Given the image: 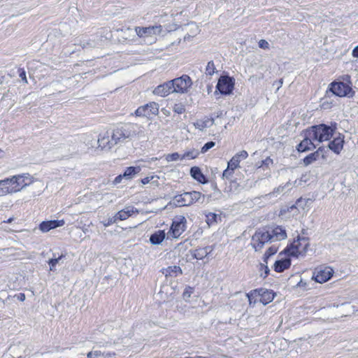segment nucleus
Masks as SVG:
<instances>
[{"label": "nucleus", "mask_w": 358, "mask_h": 358, "mask_svg": "<svg viewBox=\"0 0 358 358\" xmlns=\"http://www.w3.org/2000/svg\"><path fill=\"white\" fill-rule=\"evenodd\" d=\"M215 120L213 118H208L206 117L203 120H198L194 123V126L196 129L203 131L206 128L210 127L213 124H214Z\"/></svg>", "instance_id": "27"}, {"label": "nucleus", "mask_w": 358, "mask_h": 358, "mask_svg": "<svg viewBox=\"0 0 358 358\" xmlns=\"http://www.w3.org/2000/svg\"><path fill=\"white\" fill-rule=\"evenodd\" d=\"M247 296L248 297L250 303H251L252 296H259V301L264 305L269 303L274 299V294L271 291L264 288L255 289L252 291L250 293L248 294Z\"/></svg>", "instance_id": "10"}, {"label": "nucleus", "mask_w": 358, "mask_h": 358, "mask_svg": "<svg viewBox=\"0 0 358 358\" xmlns=\"http://www.w3.org/2000/svg\"><path fill=\"white\" fill-rule=\"evenodd\" d=\"M191 292H188L187 290H186L185 292H184V296H190V294H191Z\"/></svg>", "instance_id": "53"}, {"label": "nucleus", "mask_w": 358, "mask_h": 358, "mask_svg": "<svg viewBox=\"0 0 358 358\" xmlns=\"http://www.w3.org/2000/svg\"><path fill=\"white\" fill-rule=\"evenodd\" d=\"M2 83V81L0 80V84Z\"/></svg>", "instance_id": "59"}, {"label": "nucleus", "mask_w": 358, "mask_h": 358, "mask_svg": "<svg viewBox=\"0 0 358 358\" xmlns=\"http://www.w3.org/2000/svg\"><path fill=\"white\" fill-rule=\"evenodd\" d=\"M235 169V168H231L228 164L227 168L222 173V178L230 179L232 177Z\"/></svg>", "instance_id": "41"}, {"label": "nucleus", "mask_w": 358, "mask_h": 358, "mask_svg": "<svg viewBox=\"0 0 358 358\" xmlns=\"http://www.w3.org/2000/svg\"><path fill=\"white\" fill-rule=\"evenodd\" d=\"M187 220L184 216L176 217L171 224L168 235L173 238H177L185 231Z\"/></svg>", "instance_id": "8"}, {"label": "nucleus", "mask_w": 358, "mask_h": 358, "mask_svg": "<svg viewBox=\"0 0 358 358\" xmlns=\"http://www.w3.org/2000/svg\"><path fill=\"white\" fill-rule=\"evenodd\" d=\"M334 270L329 266L317 268L314 273L313 278L319 283L328 281L333 275Z\"/></svg>", "instance_id": "14"}, {"label": "nucleus", "mask_w": 358, "mask_h": 358, "mask_svg": "<svg viewBox=\"0 0 358 358\" xmlns=\"http://www.w3.org/2000/svg\"><path fill=\"white\" fill-rule=\"evenodd\" d=\"M216 68L215 66L214 62L213 61H210L208 62L206 67V74L208 76H213L215 73H217Z\"/></svg>", "instance_id": "38"}, {"label": "nucleus", "mask_w": 358, "mask_h": 358, "mask_svg": "<svg viewBox=\"0 0 358 358\" xmlns=\"http://www.w3.org/2000/svg\"><path fill=\"white\" fill-rule=\"evenodd\" d=\"M116 221H117V220H116L115 217L114 216L113 217L109 218L106 222H103V224H104V226L108 227V226L116 222Z\"/></svg>", "instance_id": "47"}, {"label": "nucleus", "mask_w": 358, "mask_h": 358, "mask_svg": "<svg viewBox=\"0 0 358 358\" xmlns=\"http://www.w3.org/2000/svg\"><path fill=\"white\" fill-rule=\"evenodd\" d=\"M185 358H196V357H187Z\"/></svg>", "instance_id": "58"}, {"label": "nucleus", "mask_w": 358, "mask_h": 358, "mask_svg": "<svg viewBox=\"0 0 358 358\" xmlns=\"http://www.w3.org/2000/svg\"><path fill=\"white\" fill-rule=\"evenodd\" d=\"M64 257V256L63 255H60L59 257H58L57 258H52V259H50L48 261V264L50 266V271H55L56 265L59 263V262L61 261V259Z\"/></svg>", "instance_id": "40"}, {"label": "nucleus", "mask_w": 358, "mask_h": 358, "mask_svg": "<svg viewBox=\"0 0 358 358\" xmlns=\"http://www.w3.org/2000/svg\"><path fill=\"white\" fill-rule=\"evenodd\" d=\"M173 85L171 80L158 85L154 90L153 93L160 96H166L171 93H173Z\"/></svg>", "instance_id": "18"}, {"label": "nucleus", "mask_w": 358, "mask_h": 358, "mask_svg": "<svg viewBox=\"0 0 358 358\" xmlns=\"http://www.w3.org/2000/svg\"><path fill=\"white\" fill-rule=\"evenodd\" d=\"M248 157L247 151L242 150L236 154L231 160L228 162L231 168L237 169L239 167V164L241 160L245 159Z\"/></svg>", "instance_id": "24"}, {"label": "nucleus", "mask_w": 358, "mask_h": 358, "mask_svg": "<svg viewBox=\"0 0 358 358\" xmlns=\"http://www.w3.org/2000/svg\"><path fill=\"white\" fill-rule=\"evenodd\" d=\"M1 152V150H0V152Z\"/></svg>", "instance_id": "60"}, {"label": "nucleus", "mask_w": 358, "mask_h": 358, "mask_svg": "<svg viewBox=\"0 0 358 358\" xmlns=\"http://www.w3.org/2000/svg\"><path fill=\"white\" fill-rule=\"evenodd\" d=\"M174 111L178 114H182L185 111V108L182 105H176L174 106Z\"/></svg>", "instance_id": "46"}, {"label": "nucleus", "mask_w": 358, "mask_h": 358, "mask_svg": "<svg viewBox=\"0 0 358 358\" xmlns=\"http://www.w3.org/2000/svg\"><path fill=\"white\" fill-rule=\"evenodd\" d=\"M131 131V124H125L115 129L111 133V137L113 138L117 144L122 143L132 138Z\"/></svg>", "instance_id": "6"}, {"label": "nucleus", "mask_w": 358, "mask_h": 358, "mask_svg": "<svg viewBox=\"0 0 358 358\" xmlns=\"http://www.w3.org/2000/svg\"><path fill=\"white\" fill-rule=\"evenodd\" d=\"M268 243H272L269 231L259 229L252 235L250 245L256 252H260Z\"/></svg>", "instance_id": "3"}, {"label": "nucleus", "mask_w": 358, "mask_h": 358, "mask_svg": "<svg viewBox=\"0 0 358 358\" xmlns=\"http://www.w3.org/2000/svg\"><path fill=\"white\" fill-rule=\"evenodd\" d=\"M259 271L260 272L264 271V273H261L260 275L263 278H266L268 275L269 271H270L267 266V264H266L265 262H263V263H260L259 264Z\"/></svg>", "instance_id": "42"}, {"label": "nucleus", "mask_w": 358, "mask_h": 358, "mask_svg": "<svg viewBox=\"0 0 358 358\" xmlns=\"http://www.w3.org/2000/svg\"><path fill=\"white\" fill-rule=\"evenodd\" d=\"M343 145L344 136L339 134L338 137L334 138V139L329 143V148L336 154H339L343 150Z\"/></svg>", "instance_id": "22"}, {"label": "nucleus", "mask_w": 358, "mask_h": 358, "mask_svg": "<svg viewBox=\"0 0 358 358\" xmlns=\"http://www.w3.org/2000/svg\"><path fill=\"white\" fill-rule=\"evenodd\" d=\"M269 234L272 242L284 240L287 238L286 231L281 227H275L271 231H269Z\"/></svg>", "instance_id": "23"}, {"label": "nucleus", "mask_w": 358, "mask_h": 358, "mask_svg": "<svg viewBox=\"0 0 358 358\" xmlns=\"http://www.w3.org/2000/svg\"><path fill=\"white\" fill-rule=\"evenodd\" d=\"M0 194L2 195L9 194L15 193V189L14 188V180L13 177L7 178L0 180Z\"/></svg>", "instance_id": "16"}, {"label": "nucleus", "mask_w": 358, "mask_h": 358, "mask_svg": "<svg viewBox=\"0 0 358 358\" xmlns=\"http://www.w3.org/2000/svg\"><path fill=\"white\" fill-rule=\"evenodd\" d=\"M158 112V104L155 102H150L144 106L138 107L135 111V115L138 117H149L151 115H157Z\"/></svg>", "instance_id": "11"}, {"label": "nucleus", "mask_w": 358, "mask_h": 358, "mask_svg": "<svg viewBox=\"0 0 358 358\" xmlns=\"http://www.w3.org/2000/svg\"><path fill=\"white\" fill-rule=\"evenodd\" d=\"M199 155V152L192 148L187 152H185L184 154L181 155V160L183 159H193L196 158Z\"/></svg>", "instance_id": "34"}, {"label": "nucleus", "mask_w": 358, "mask_h": 358, "mask_svg": "<svg viewBox=\"0 0 358 358\" xmlns=\"http://www.w3.org/2000/svg\"><path fill=\"white\" fill-rule=\"evenodd\" d=\"M131 129L132 130V138L135 137L137 139L142 141H147L148 139L143 127L135 124H131Z\"/></svg>", "instance_id": "20"}, {"label": "nucleus", "mask_w": 358, "mask_h": 358, "mask_svg": "<svg viewBox=\"0 0 358 358\" xmlns=\"http://www.w3.org/2000/svg\"><path fill=\"white\" fill-rule=\"evenodd\" d=\"M239 185L234 180H231L229 185H227L224 192H227L229 195L236 194L238 192Z\"/></svg>", "instance_id": "33"}, {"label": "nucleus", "mask_w": 358, "mask_h": 358, "mask_svg": "<svg viewBox=\"0 0 358 358\" xmlns=\"http://www.w3.org/2000/svg\"><path fill=\"white\" fill-rule=\"evenodd\" d=\"M13 220V218H9L7 221H5V222L11 223Z\"/></svg>", "instance_id": "55"}, {"label": "nucleus", "mask_w": 358, "mask_h": 358, "mask_svg": "<svg viewBox=\"0 0 358 358\" xmlns=\"http://www.w3.org/2000/svg\"><path fill=\"white\" fill-rule=\"evenodd\" d=\"M290 265L291 260L289 258H281L275 262L274 270L276 272L280 273L289 268Z\"/></svg>", "instance_id": "28"}, {"label": "nucleus", "mask_w": 358, "mask_h": 358, "mask_svg": "<svg viewBox=\"0 0 358 358\" xmlns=\"http://www.w3.org/2000/svg\"><path fill=\"white\" fill-rule=\"evenodd\" d=\"M64 224V220L44 221L40 224L39 229L43 232H48L51 229L62 227Z\"/></svg>", "instance_id": "19"}, {"label": "nucleus", "mask_w": 358, "mask_h": 358, "mask_svg": "<svg viewBox=\"0 0 358 358\" xmlns=\"http://www.w3.org/2000/svg\"><path fill=\"white\" fill-rule=\"evenodd\" d=\"M277 252H278V247L277 246L271 245V247H269L267 249V250L266 251V252L264 253V255L263 262H265L266 264H268V258L271 256H272L274 254H275Z\"/></svg>", "instance_id": "36"}, {"label": "nucleus", "mask_w": 358, "mask_h": 358, "mask_svg": "<svg viewBox=\"0 0 358 358\" xmlns=\"http://www.w3.org/2000/svg\"><path fill=\"white\" fill-rule=\"evenodd\" d=\"M98 143L99 147L102 150H110L115 145H117L113 140V138L111 137V134L109 132H106L103 135L100 136L98 138Z\"/></svg>", "instance_id": "15"}, {"label": "nucleus", "mask_w": 358, "mask_h": 358, "mask_svg": "<svg viewBox=\"0 0 358 358\" xmlns=\"http://www.w3.org/2000/svg\"><path fill=\"white\" fill-rule=\"evenodd\" d=\"M215 143L213 141H209L204 144V145L201 148V152L205 153L210 148H213L215 146Z\"/></svg>", "instance_id": "43"}, {"label": "nucleus", "mask_w": 358, "mask_h": 358, "mask_svg": "<svg viewBox=\"0 0 358 358\" xmlns=\"http://www.w3.org/2000/svg\"><path fill=\"white\" fill-rule=\"evenodd\" d=\"M148 182H149V180H148V178H144V179L142 180V182H143V184H146V183H148Z\"/></svg>", "instance_id": "54"}, {"label": "nucleus", "mask_w": 358, "mask_h": 358, "mask_svg": "<svg viewBox=\"0 0 358 358\" xmlns=\"http://www.w3.org/2000/svg\"><path fill=\"white\" fill-rule=\"evenodd\" d=\"M234 84L235 82L233 78L228 76H222L217 81L215 94H217L218 91L221 94L229 95L231 94L234 90Z\"/></svg>", "instance_id": "5"}, {"label": "nucleus", "mask_w": 358, "mask_h": 358, "mask_svg": "<svg viewBox=\"0 0 358 358\" xmlns=\"http://www.w3.org/2000/svg\"><path fill=\"white\" fill-rule=\"evenodd\" d=\"M321 151H322V148H319L316 152L310 153V155L306 156L303 159V164L305 166H308V165L311 164L312 163H313L314 162H315L316 160H317L319 155H320V152H321Z\"/></svg>", "instance_id": "31"}, {"label": "nucleus", "mask_w": 358, "mask_h": 358, "mask_svg": "<svg viewBox=\"0 0 358 358\" xmlns=\"http://www.w3.org/2000/svg\"><path fill=\"white\" fill-rule=\"evenodd\" d=\"M116 356L114 352H105L101 350H93L87 354V358H115Z\"/></svg>", "instance_id": "25"}, {"label": "nucleus", "mask_w": 358, "mask_h": 358, "mask_svg": "<svg viewBox=\"0 0 358 358\" xmlns=\"http://www.w3.org/2000/svg\"><path fill=\"white\" fill-rule=\"evenodd\" d=\"M164 157L167 162H176L179 159L181 160V155H180L178 152L167 154L164 155Z\"/></svg>", "instance_id": "39"}, {"label": "nucleus", "mask_w": 358, "mask_h": 358, "mask_svg": "<svg viewBox=\"0 0 358 358\" xmlns=\"http://www.w3.org/2000/svg\"><path fill=\"white\" fill-rule=\"evenodd\" d=\"M182 273V269L180 266H169L166 269V275H175L177 276L178 275H181Z\"/></svg>", "instance_id": "35"}, {"label": "nucleus", "mask_w": 358, "mask_h": 358, "mask_svg": "<svg viewBox=\"0 0 358 358\" xmlns=\"http://www.w3.org/2000/svg\"><path fill=\"white\" fill-rule=\"evenodd\" d=\"M164 231L159 230L150 236V241L153 245L160 244L165 238Z\"/></svg>", "instance_id": "30"}, {"label": "nucleus", "mask_w": 358, "mask_h": 358, "mask_svg": "<svg viewBox=\"0 0 358 358\" xmlns=\"http://www.w3.org/2000/svg\"><path fill=\"white\" fill-rule=\"evenodd\" d=\"M173 85V91L176 93H186L192 85V81L190 77L187 75H182V76L175 78L171 80Z\"/></svg>", "instance_id": "7"}, {"label": "nucleus", "mask_w": 358, "mask_h": 358, "mask_svg": "<svg viewBox=\"0 0 358 358\" xmlns=\"http://www.w3.org/2000/svg\"><path fill=\"white\" fill-rule=\"evenodd\" d=\"M196 358H208L206 357H202V356H197Z\"/></svg>", "instance_id": "57"}, {"label": "nucleus", "mask_w": 358, "mask_h": 358, "mask_svg": "<svg viewBox=\"0 0 358 358\" xmlns=\"http://www.w3.org/2000/svg\"><path fill=\"white\" fill-rule=\"evenodd\" d=\"M191 176L201 183L206 182V178L201 169L197 166H193L190 169Z\"/></svg>", "instance_id": "29"}, {"label": "nucleus", "mask_w": 358, "mask_h": 358, "mask_svg": "<svg viewBox=\"0 0 358 358\" xmlns=\"http://www.w3.org/2000/svg\"><path fill=\"white\" fill-rule=\"evenodd\" d=\"M336 129V124L334 126L320 124L312 126L307 129L308 136L310 138H313V141L322 143L323 141H329L333 136L334 131Z\"/></svg>", "instance_id": "1"}, {"label": "nucleus", "mask_w": 358, "mask_h": 358, "mask_svg": "<svg viewBox=\"0 0 358 358\" xmlns=\"http://www.w3.org/2000/svg\"><path fill=\"white\" fill-rule=\"evenodd\" d=\"M214 250L213 245H209L204 248H199L194 250L191 251L194 258L196 259H203L208 257Z\"/></svg>", "instance_id": "21"}, {"label": "nucleus", "mask_w": 358, "mask_h": 358, "mask_svg": "<svg viewBox=\"0 0 358 358\" xmlns=\"http://www.w3.org/2000/svg\"><path fill=\"white\" fill-rule=\"evenodd\" d=\"M14 297L20 301H24L25 300V295L23 293L15 294Z\"/></svg>", "instance_id": "48"}, {"label": "nucleus", "mask_w": 358, "mask_h": 358, "mask_svg": "<svg viewBox=\"0 0 358 358\" xmlns=\"http://www.w3.org/2000/svg\"><path fill=\"white\" fill-rule=\"evenodd\" d=\"M310 245L309 239L306 237L297 236V238L287 246L285 252L292 257H304Z\"/></svg>", "instance_id": "2"}, {"label": "nucleus", "mask_w": 358, "mask_h": 358, "mask_svg": "<svg viewBox=\"0 0 358 358\" xmlns=\"http://www.w3.org/2000/svg\"><path fill=\"white\" fill-rule=\"evenodd\" d=\"M124 178L123 176V174L122 175H119L117 176V177H115V180H113V184L116 185V184H118L120 183L121 181H122V179Z\"/></svg>", "instance_id": "50"}, {"label": "nucleus", "mask_w": 358, "mask_h": 358, "mask_svg": "<svg viewBox=\"0 0 358 358\" xmlns=\"http://www.w3.org/2000/svg\"><path fill=\"white\" fill-rule=\"evenodd\" d=\"M270 163H272V159L269 157L266 158L264 161H263V164L266 165H268Z\"/></svg>", "instance_id": "52"}, {"label": "nucleus", "mask_w": 358, "mask_h": 358, "mask_svg": "<svg viewBox=\"0 0 358 358\" xmlns=\"http://www.w3.org/2000/svg\"><path fill=\"white\" fill-rule=\"evenodd\" d=\"M290 187H291V183L287 182L285 186L278 187L276 191H277V192H279V193L282 192L285 187L289 188Z\"/></svg>", "instance_id": "49"}, {"label": "nucleus", "mask_w": 358, "mask_h": 358, "mask_svg": "<svg viewBox=\"0 0 358 358\" xmlns=\"http://www.w3.org/2000/svg\"><path fill=\"white\" fill-rule=\"evenodd\" d=\"M140 171H141V168L139 166H137V167H134V166L127 167V169L124 171V172L123 173V176L126 179H131L136 173H139Z\"/></svg>", "instance_id": "32"}, {"label": "nucleus", "mask_w": 358, "mask_h": 358, "mask_svg": "<svg viewBox=\"0 0 358 358\" xmlns=\"http://www.w3.org/2000/svg\"><path fill=\"white\" fill-rule=\"evenodd\" d=\"M330 85V90L338 96L350 97L355 94L350 85L343 82H334Z\"/></svg>", "instance_id": "9"}, {"label": "nucleus", "mask_w": 358, "mask_h": 358, "mask_svg": "<svg viewBox=\"0 0 358 358\" xmlns=\"http://www.w3.org/2000/svg\"><path fill=\"white\" fill-rule=\"evenodd\" d=\"M162 31L161 25L151 26L148 27H136L135 31L140 38L149 37L153 35L159 34Z\"/></svg>", "instance_id": "13"}, {"label": "nucleus", "mask_w": 358, "mask_h": 358, "mask_svg": "<svg viewBox=\"0 0 358 358\" xmlns=\"http://www.w3.org/2000/svg\"><path fill=\"white\" fill-rule=\"evenodd\" d=\"M315 141H313V138H310L308 135V129L305 131L303 140L298 145L297 150L299 152H306L316 148L315 145Z\"/></svg>", "instance_id": "17"}, {"label": "nucleus", "mask_w": 358, "mask_h": 358, "mask_svg": "<svg viewBox=\"0 0 358 358\" xmlns=\"http://www.w3.org/2000/svg\"><path fill=\"white\" fill-rule=\"evenodd\" d=\"M259 46L262 49H268L269 44L266 41L262 39L259 41Z\"/></svg>", "instance_id": "45"}, {"label": "nucleus", "mask_w": 358, "mask_h": 358, "mask_svg": "<svg viewBox=\"0 0 358 358\" xmlns=\"http://www.w3.org/2000/svg\"><path fill=\"white\" fill-rule=\"evenodd\" d=\"M352 55L354 57L358 58V45L353 49Z\"/></svg>", "instance_id": "51"}, {"label": "nucleus", "mask_w": 358, "mask_h": 358, "mask_svg": "<svg viewBox=\"0 0 358 358\" xmlns=\"http://www.w3.org/2000/svg\"><path fill=\"white\" fill-rule=\"evenodd\" d=\"M137 212L133 206H127L123 210L117 212L115 217L117 220H124L130 217L134 213Z\"/></svg>", "instance_id": "26"}, {"label": "nucleus", "mask_w": 358, "mask_h": 358, "mask_svg": "<svg viewBox=\"0 0 358 358\" xmlns=\"http://www.w3.org/2000/svg\"><path fill=\"white\" fill-rule=\"evenodd\" d=\"M109 343H110L109 342H106V345H103V347H104V346H108V345ZM100 347H102V345H100Z\"/></svg>", "instance_id": "56"}, {"label": "nucleus", "mask_w": 358, "mask_h": 358, "mask_svg": "<svg viewBox=\"0 0 358 358\" xmlns=\"http://www.w3.org/2000/svg\"><path fill=\"white\" fill-rule=\"evenodd\" d=\"M18 73H19V76L22 79V80L24 81L25 83H27L28 82H27L25 71L23 69H19Z\"/></svg>", "instance_id": "44"}, {"label": "nucleus", "mask_w": 358, "mask_h": 358, "mask_svg": "<svg viewBox=\"0 0 358 358\" xmlns=\"http://www.w3.org/2000/svg\"><path fill=\"white\" fill-rule=\"evenodd\" d=\"M201 196V194L199 192H185L176 196L173 199V202L178 206H187L198 201Z\"/></svg>", "instance_id": "4"}, {"label": "nucleus", "mask_w": 358, "mask_h": 358, "mask_svg": "<svg viewBox=\"0 0 358 358\" xmlns=\"http://www.w3.org/2000/svg\"><path fill=\"white\" fill-rule=\"evenodd\" d=\"M218 219H220V217L214 213H208L206 215V222L208 225L217 223Z\"/></svg>", "instance_id": "37"}, {"label": "nucleus", "mask_w": 358, "mask_h": 358, "mask_svg": "<svg viewBox=\"0 0 358 358\" xmlns=\"http://www.w3.org/2000/svg\"><path fill=\"white\" fill-rule=\"evenodd\" d=\"M13 177L15 193L21 191L23 188L30 185L34 182V178L29 173L15 175Z\"/></svg>", "instance_id": "12"}]
</instances>
